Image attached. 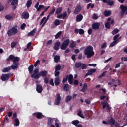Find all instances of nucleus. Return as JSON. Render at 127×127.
Here are the masks:
<instances>
[{
  "label": "nucleus",
  "mask_w": 127,
  "mask_h": 127,
  "mask_svg": "<svg viewBox=\"0 0 127 127\" xmlns=\"http://www.w3.org/2000/svg\"><path fill=\"white\" fill-rule=\"evenodd\" d=\"M61 11H62V8H59L57 9L55 13H56V14H59V13H60V12H61Z\"/></svg>",
  "instance_id": "obj_47"
},
{
  "label": "nucleus",
  "mask_w": 127,
  "mask_h": 127,
  "mask_svg": "<svg viewBox=\"0 0 127 127\" xmlns=\"http://www.w3.org/2000/svg\"><path fill=\"white\" fill-rule=\"evenodd\" d=\"M100 23H94L92 25V28L94 30H98L100 28Z\"/></svg>",
  "instance_id": "obj_14"
},
{
  "label": "nucleus",
  "mask_w": 127,
  "mask_h": 127,
  "mask_svg": "<svg viewBox=\"0 0 127 127\" xmlns=\"http://www.w3.org/2000/svg\"><path fill=\"white\" fill-rule=\"evenodd\" d=\"M59 74H60V72L57 70H55V76L56 77H58L59 76Z\"/></svg>",
  "instance_id": "obj_58"
},
{
  "label": "nucleus",
  "mask_w": 127,
  "mask_h": 127,
  "mask_svg": "<svg viewBox=\"0 0 127 127\" xmlns=\"http://www.w3.org/2000/svg\"><path fill=\"white\" fill-rule=\"evenodd\" d=\"M39 63H40V61L39 60H37V61L34 64V67H37Z\"/></svg>",
  "instance_id": "obj_53"
},
{
  "label": "nucleus",
  "mask_w": 127,
  "mask_h": 127,
  "mask_svg": "<svg viewBox=\"0 0 127 127\" xmlns=\"http://www.w3.org/2000/svg\"><path fill=\"white\" fill-rule=\"evenodd\" d=\"M59 60H60V56L56 55L54 57V62L55 63H58V62H59Z\"/></svg>",
  "instance_id": "obj_26"
},
{
  "label": "nucleus",
  "mask_w": 127,
  "mask_h": 127,
  "mask_svg": "<svg viewBox=\"0 0 127 127\" xmlns=\"http://www.w3.org/2000/svg\"><path fill=\"white\" fill-rule=\"evenodd\" d=\"M52 44V40H49L46 43V45H51Z\"/></svg>",
  "instance_id": "obj_57"
},
{
  "label": "nucleus",
  "mask_w": 127,
  "mask_h": 127,
  "mask_svg": "<svg viewBox=\"0 0 127 127\" xmlns=\"http://www.w3.org/2000/svg\"><path fill=\"white\" fill-rule=\"evenodd\" d=\"M122 61H127V57H122L121 58Z\"/></svg>",
  "instance_id": "obj_64"
},
{
  "label": "nucleus",
  "mask_w": 127,
  "mask_h": 127,
  "mask_svg": "<svg viewBox=\"0 0 127 127\" xmlns=\"http://www.w3.org/2000/svg\"><path fill=\"white\" fill-rule=\"evenodd\" d=\"M85 55L87 56V58H91L95 55L94 48L92 46H88L84 50Z\"/></svg>",
  "instance_id": "obj_2"
},
{
  "label": "nucleus",
  "mask_w": 127,
  "mask_h": 127,
  "mask_svg": "<svg viewBox=\"0 0 127 127\" xmlns=\"http://www.w3.org/2000/svg\"><path fill=\"white\" fill-rule=\"evenodd\" d=\"M65 17H67V12H64L63 14V19H65Z\"/></svg>",
  "instance_id": "obj_61"
},
{
  "label": "nucleus",
  "mask_w": 127,
  "mask_h": 127,
  "mask_svg": "<svg viewBox=\"0 0 127 127\" xmlns=\"http://www.w3.org/2000/svg\"><path fill=\"white\" fill-rule=\"evenodd\" d=\"M120 9H121L120 15L123 17L124 15H127V6H125L124 5H121L120 6Z\"/></svg>",
  "instance_id": "obj_4"
},
{
  "label": "nucleus",
  "mask_w": 127,
  "mask_h": 127,
  "mask_svg": "<svg viewBox=\"0 0 127 127\" xmlns=\"http://www.w3.org/2000/svg\"><path fill=\"white\" fill-rule=\"evenodd\" d=\"M70 48H74V47H76V43L75 42H72L70 43L69 46Z\"/></svg>",
  "instance_id": "obj_48"
},
{
  "label": "nucleus",
  "mask_w": 127,
  "mask_h": 127,
  "mask_svg": "<svg viewBox=\"0 0 127 127\" xmlns=\"http://www.w3.org/2000/svg\"><path fill=\"white\" fill-rule=\"evenodd\" d=\"M61 33H62V32H61V31L58 32L55 36V39H58V38L60 37V36L61 35Z\"/></svg>",
  "instance_id": "obj_40"
},
{
  "label": "nucleus",
  "mask_w": 127,
  "mask_h": 127,
  "mask_svg": "<svg viewBox=\"0 0 127 127\" xmlns=\"http://www.w3.org/2000/svg\"><path fill=\"white\" fill-rule=\"evenodd\" d=\"M61 70V66L60 64H58L57 66H55V71H60Z\"/></svg>",
  "instance_id": "obj_43"
},
{
  "label": "nucleus",
  "mask_w": 127,
  "mask_h": 127,
  "mask_svg": "<svg viewBox=\"0 0 127 127\" xmlns=\"http://www.w3.org/2000/svg\"><path fill=\"white\" fill-rule=\"evenodd\" d=\"M96 71H97L96 69H91L88 70V74H89V75H92L93 73H95Z\"/></svg>",
  "instance_id": "obj_35"
},
{
  "label": "nucleus",
  "mask_w": 127,
  "mask_h": 127,
  "mask_svg": "<svg viewBox=\"0 0 127 127\" xmlns=\"http://www.w3.org/2000/svg\"><path fill=\"white\" fill-rule=\"evenodd\" d=\"M45 6L43 5H39V2H38L35 5V8H36L37 11H39L40 9L45 8Z\"/></svg>",
  "instance_id": "obj_13"
},
{
  "label": "nucleus",
  "mask_w": 127,
  "mask_h": 127,
  "mask_svg": "<svg viewBox=\"0 0 127 127\" xmlns=\"http://www.w3.org/2000/svg\"><path fill=\"white\" fill-rule=\"evenodd\" d=\"M13 10H15L18 5V0H13L11 3Z\"/></svg>",
  "instance_id": "obj_9"
},
{
  "label": "nucleus",
  "mask_w": 127,
  "mask_h": 127,
  "mask_svg": "<svg viewBox=\"0 0 127 127\" xmlns=\"http://www.w3.org/2000/svg\"><path fill=\"white\" fill-rule=\"evenodd\" d=\"M55 125L56 127H60L59 125V120L57 119L55 120Z\"/></svg>",
  "instance_id": "obj_45"
},
{
  "label": "nucleus",
  "mask_w": 127,
  "mask_h": 127,
  "mask_svg": "<svg viewBox=\"0 0 127 127\" xmlns=\"http://www.w3.org/2000/svg\"><path fill=\"white\" fill-rule=\"evenodd\" d=\"M31 4H32V1L31 0H28L26 3L27 8H29L31 6Z\"/></svg>",
  "instance_id": "obj_36"
},
{
  "label": "nucleus",
  "mask_w": 127,
  "mask_h": 127,
  "mask_svg": "<svg viewBox=\"0 0 127 127\" xmlns=\"http://www.w3.org/2000/svg\"><path fill=\"white\" fill-rule=\"evenodd\" d=\"M69 43H70V39H67L65 40L61 45V49L62 50H66L67 47H68L69 45Z\"/></svg>",
  "instance_id": "obj_5"
},
{
  "label": "nucleus",
  "mask_w": 127,
  "mask_h": 127,
  "mask_svg": "<svg viewBox=\"0 0 127 127\" xmlns=\"http://www.w3.org/2000/svg\"><path fill=\"white\" fill-rule=\"evenodd\" d=\"M75 68H81L82 67V63L81 62H76L75 64Z\"/></svg>",
  "instance_id": "obj_30"
},
{
  "label": "nucleus",
  "mask_w": 127,
  "mask_h": 127,
  "mask_svg": "<svg viewBox=\"0 0 127 127\" xmlns=\"http://www.w3.org/2000/svg\"><path fill=\"white\" fill-rule=\"evenodd\" d=\"M111 14H112V11L111 10H109V11L105 10L104 13L105 16H106V17L110 16V15H111Z\"/></svg>",
  "instance_id": "obj_27"
},
{
  "label": "nucleus",
  "mask_w": 127,
  "mask_h": 127,
  "mask_svg": "<svg viewBox=\"0 0 127 127\" xmlns=\"http://www.w3.org/2000/svg\"><path fill=\"white\" fill-rule=\"evenodd\" d=\"M5 18H6V19H11L12 18V16L10 15H7L5 16Z\"/></svg>",
  "instance_id": "obj_59"
},
{
  "label": "nucleus",
  "mask_w": 127,
  "mask_h": 127,
  "mask_svg": "<svg viewBox=\"0 0 127 127\" xmlns=\"http://www.w3.org/2000/svg\"><path fill=\"white\" fill-rule=\"evenodd\" d=\"M81 10H82V8L80 5H78L76 6L73 12L75 14H79L81 12Z\"/></svg>",
  "instance_id": "obj_12"
},
{
  "label": "nucleus",
  "mask_w": 127,
  "mask_h": 127,
  "mask_svg": "<svg viewBox=\"0 0 127 127\" xmlns=\"http://www.w3.org/2000/svg\"><path fill=\"white\" fill-rule=\"evenodd\" d=\"M105 27H106V28H107V29H109V28H111V23L109 22H107L105 24Z\"/></svg>",
  "instance_id": "obj_41"
},
{
  "label": "nucleus",
  "mask_w": 127,
  "mask_h": 127,
  "mask_svg": "<svg viewBox=\"0 0 127 127\" xmlns=\"http://www.w3.org/2000/svg\"><path fill=\"white\" fill-rule=\"evenodd\" d=\"M111 0H103V2L107 3L108 5H110V6H112V5H114V1H111Z\"/></svg>",
  "instance_id": "obj_21"
},
{
  "label": "nucleus",
  "mask_w": 127,
  "mask_h": 127,
  "mask_svg": "<svg viewBox=\"0 0 127 127\" xmlns=\"http://www.w3.org/2000/svg\"><path fill=\"white\" fill-rule=\"evenodd\" d=\"M77 115L79 117H80V118H82V119H85V117L84 116V115L82 113V110H79V111H78Z\"/></svg>",
  "instance_id": "obj_31"
},
{
  "label": "nucleus",
  "mask_w": 127,
  "mask_h": 127,
  "mask_svg": "<svg viewBox=\"0 0 127 127\" xmlns=\"http://www.w3.org/2000/svg\"><path fill=\"white\" fill-rule=\"evenodd\" d=\"M47 124L49 126V127H50V126H52V118L50 117L48 118Z\"/></svg>",
  "instance_id": "obj_34"
},
{
  "label": "nucleus",
  "mask_w": 127,
  "mask_h": 127,
  "mask_svg": "<svg viewBox=\"0 0 127 127\" xmlns=\"http://www.w3.org/2000/svg\"><path fill=\"white\" fill-rule=\"evenodd\" d=\"M36 91L39 94H41L42 93V91H43V87H42V85L41 84H36Z\"/></svg>",
  "instance_id": "obj_10"
},
{
  "label": "nucleus",
  "mask_w": 127,
  "mask_h": 127,
  "mask_svg": "<svg viewBox=\"0 0 127 127\" xmlns=\"http://www.w3.org/2000/svg\"><path fill=\"white\" fill-rule=\"evenodd\" d=\"M115 122L116 120H115L113 117H111V118L108 121V123L109 125H110V126H114Z\"/></svg>",
  "instance_id": "obj_20"
},
{
  "label": "nucleus",
  "mask_w": 127,
  "mask_h": 127,
  "mask_svg": "<svg viewBox=\"0 0 127 127\" xmlns=\"http://www.w3.org/2000/svg\"><path fill=\"white\" fill-rule=\"evenodd\" d=\"M25 27H26V24H25V23H23V24L21 25V26H20V28H21V29H22V30H23V29H24L25 28Z\"/></svg>",
  "instance_id": "obj_54"
},
{
  "label": "nucleus",
  "mask_w": 127,
  "mask_h": 127,
  "mask_svg": "<svg viewBox=\"0 0 127 127\" xmlns=\"http://www.w3.org/2000/svg\"><path fill=\"white\" fill-rule=\"evenodd\" d=\"M83 18H84L83 15L79 14L76 16V20L77 22H80V21H82V20H83Z\"/></svg>",
  "instance_id": "obj_18"
},
{
  "label": "nucleus",
  "mask_w": 127,
  "mask_h": 127,
  "mask_svg": "<svg viewBox=\"0 0 127 127\" xmlns=\"http://www.w3.org/2000/svg\"><path fill=\"white\" fill-rule=\"evenodd\" d=\"M79 123L80 122L78 120H74L72 121V125H74L75 127H83V125L79 124Z\"/></svg>",
  "instance_id": "obj_15"
},
{
  "label": "nucleus",
  "mask_w": 127,
  "mask_h": 127,
  "mask_svg": "<svg viewBox=\"0 0 127 127\" xmlns=\"http://www.w3.org/2000/svg\"><path fill=\"white\" fill-rule=\"evenodd\" d=\"M48 72L47 71H41L40 73H39V78H40V76L41 77H46V76L48 74Z\"/></svg>",
  "instance_id": "obj_23"
},
{
  "label": "nucleus",
  "mask_w": 127,
  "mask_h": 127,
  "mask_svg": "<svg viewBox=\"0 0 127 127\" xmlns=\"http://www.w3.org/2000/svg\"><path fill=\"white\" fill-rule=\"evenodd\" d=\"M91 7V8H93L95 7V5L94 4H92V3H89L87 5V9H89Z\"/></svg>",
  "instance_id": "obj_42"
},
{
  "label": "nucleus",
  "mask_w": 127,
  "mask_h": 127,
  "mask_svg": "<svg viewBox=\"0 0 127 127\" xmlns=\"http://www.w3.org/2000/svg\"><path fill=\"white\" fill-rule=\"evenodd\" d=\"M54 12H55V7H53L52 10L50 11L49 14L50 15H52V14H54Z\"/></svg>",
  "instance_id": "obj_51"
},
{
  "label": "nucleus",
  "mask_w": 127,
  "mask_h": 127,
  "mask_svg": "<svg viewBox=\"0 0 127 127\" xmlns=\"http://www.w3.org/2000/svg\"><path fill=\"white\" fill-rule=\"evenodd\" d=\"M18 33L17 26L16 25L9 29L7 32V34L8 36H11V35H15V34H17Z\"/></svg>",
  "instance_id": "obj_3"
},
{
  "label": "nucleus",
  "mask_w": 127,
  "mask_h": 127,
  "mask_svg": "<svg viewBox=\"0 0 127 127\" xmlns=\"http://www.w3.org/2000/svg\"><path fill=\"white\" fill-rule=\"evenodd\" d=\"M54 24L55 26H58L60 24V20L59 19H56L54 21Z\"/></svg>",
  "instance_id": "obj_32"
},
{
  "label": "nucleus",
  "mask_w": 127,
  "mask_h": 127,
  "mask_svg": "<svg viewBox=\"0 0 127 127\" xmlns=\"http://www.w3.org/2000/svg\"><path fill=\"white\" fill-rule=\"evenodd\" d=\"M120 36V34H117V35H115L113 37V40L114 41H116V42H118V40H119V39H118V38Z\"/></svg>",
  "instance_id": "obj_37"
},
{
  "label": "nucleus",
  "mask_w": 127,
  "mask_h": 127,
  "mask_svg": "<svg viewBox=\"0 0 127 127\" xmlns=\"http://www.w3.org/2000/svg\"><path fill=\"white\" fill-rule=\"evenodd\" d=\"M36 116H37V118L38 119H42V117H43V115H42V113L39 112V113H37Z\"/></svg>",
  "instance_id": "obj_38"
},
{
  "label": "nucleus",
  "mask_w": 127,
  "mask_h": 127,
  "mask_svg": "<svg viewBox=\"0 0 127 127\" xmlns=\"http://www.w3.org/2000/svg\"><path fill=\"white\" fill-rule=\"evenodd\" d=\"M119 31V29H118V28L114 29L112 32V35H115V34H117V33H118Z\"/></svg>",
  "instance_id": "obj_39"
},
{
  "label": "nucleus",
  "mask_w": 127,
  "mask_h": 127,
  "mask_svg": "<svg viewBox=\"0 0 127 127\" xmlns=\"http://www.w3.org/2000/svg\"><path fill=\"white\" fill-rule=\"evenodd\" d=\"M107 47V43H104L101 46V49H103V48H106Z\"/></svg>",
  "instance_id": "obj_60"
},
{
  "label": "nucleus",
  "mask_w": 127,
  "mask_h": 127,
  "mask_svg": "<svg viewBox=\"0 0 127 127\" xmlns=\"http://www.w3.org/2000/svg\"><path fill=\"white\" fill-rule=\"evenodd\" d=\"M88 90V84L84 83L82 88L80 90V92H86V90Z\"/></svg>",
  "instance_id": "obj_22"
},
{
  "label": "nucleus",
  "mask_w": 127,
  "mask_h": 127,
  "mask_svg": "<svg viewBox=\"0 0 127 127\" xmlns=\"http://www.w3.org/2000/svg\"><path fill=\"white\" fill-rule=\"evenodd\" d=\"M33 65H31L30 66H29L28 67V71H29V74H32V73L33 72Z\"/></svg>",
  "instance_id": "obj_28"
},
{
  "label": "nucleus",
  "mask_w": 127,
  "mask_h": 127,
  "mask_svg": "<svg viewBox=\"0 0 127 127\" xmlns=\"http://www.w3.org/2000/svg\"><path fill=\"white\" fill-rule=\"evenodd\" d=\"M60 42L57 41L55 43L54 47V49L56 51H58V50H59V47L60 46Z\"/></svg>",
  "instance_id": "obj_17"
},
{
  "label": "nucleus",
  "mask_w": 127,
  "mask_h": 127,
  "mask_svg": "<svg viewBox=\"0 0 127 127\" xmlns=\"http://www.w3.org/2000/svg\"><path fill=\"white\" fill-rule=\"evenodd\" d=\"M115 44H117V41H113V42L110 43V44L109 45V47H113L115 46Z\"/></svg>",
  "instance_id": "obj_49"
},
{
  "label": "nucleus",
  "mask_w": 127,
  "mask_h": 127,
  "mask_svg": "<svg viewBox=\"0 0 127 127\" xmlns=\"http://www.w3.org/2000/svg\"><path fill=\"white\" fill-rule=\"evenodd\" d=\"M101 105H102V109L104 110L106 108V107L107 108V111H111L112 109V107L110 106V105L108 104V102L107 101H102L101 102Z\"/></svg>",
  "instance_id": "obj_8"
},
{
  "label": "nucleus",
  "mask_w": 127,
  "mask_h": 127,
  "mask_svg": "<svg viewBox=\"0 0 127 127\" xmlns=\"http://www.w3.org/2000/svg\"><path fill=\"white\" fill-rule=\"evenodd\" d=\"M82 67L81 69L82 70H86V69H87V67H88V65L86 64H82V65H81Z\"/></svg>",
  "instance_id": "obj_46"
},
{
  "label": "nucleus",
  "mask_w": 127,
  "mask_h": 127,
  "mask_svg": "<svg viewBox=\"0 0 127 127\" xmlns=\"http://www.w3.org/2000/svg\"><path fill=\"white\" fill-rule=\"evenodd\" d=\"M39 69L38 68H36L34 70V73L31 75V78H34V79H39Z\"/></svg>",
  "instance_id": "obj_7"
},
{
  "label": "nucleus",
  "mask_w": 127,
  "mask_h": 127,
  "mask_svg": "<svg viewBox=\"0 0 127 127\" xmlns=\"http://www.w3.org/2000/svg\"><path fill=\"white\" fill-rule=\"evenodd\" d=\"M45 84H48V78L45 77L44 79Z\"/></svg>",
  "instance_id": "obj_63"
},
{
  "label": "nucleus",
  "mask_w": 127,
  "mask_h": 127,
  "mask_svg": "<svg viewBox=\"0 0 127 127\" xmlns=\"http://www.w3.org/2000/svg\"><path fill=\"white\" fill-rule=\"evenodd\" d=\"M72 100V96L67 95L65 99V103H69Z\"/></svg>",
  "instance_id": "obj_29"
},
{
  "label": "nucleus",
  "mask_w": 127,
  "mask_h": 127,
  "mask_svg": "<svg viewBox=\"0 0 127 127\" xmlns=\"http://www.w3.org/2000/svg\"><path fill=\"white\" fill-rule=\"evenodd\" d=\"M66 78H67V80H73L74 79V77H73V75L72 74H69L68 76L67 75L66 76Z\"/></svg>",
  "instance_id": "obj_50"
},
{
  "label": "nucleus",
  "mask_w": 127,
  "mask_h": 127,
  "mask_svg": "<svg viewBox=\"0 0 127 127\" xmlns=\"http://www.w3.org/2000/svg\"><path fill=\"white\" fill-rule=\"evenodd\" d=\"M64 90L65 91V92H68L69 91V84H65L64 87Z\"/></svg>",
  "instance_id": "obj_33"
},
{
  "label": "nucleus",
  "mask_w": 127,
  "mask_h": 127,
  "mask_svg": "<svg viewBox=\"0 0 127 127\" xmlns=\"http://www.w3.org/2000/svg\"><path fill=\"white\" fill-rule=\"evenodd\" d=\"M49 84L53 87L54 86V82H53V79L51 78L49 81Z\"/></svg>",
  "instance_id": "obj_55"
},
{
  "label": "nucleus",
  "mask_w": 127,
  "mask_h": 127,
  "mask_svg": "<svg viewBox=\"0 0 127 127\" xmlns=\"http://www.w3.org/2000/svg\"><path fill=\"white\" fill-rule=\"evenodd\" d=\"M60 78L59 77H56L55 78V85L56 86H59L60 85Z\"/></svg>",
  "instance_id": "obj_24"
},
{
  "label": "nucleus",
  "mask_w": 127,
  "mask_h": 127,
  "mask_svg": "<svg viewBox=\"0 0 127 127\" xmlns=\"http://www.w3.org/2000/svg\"><path fill=\"white\" fill-rule=\"evenodd\" d=\"M57 98L55 101V105L58 106L60 104V101H61V96H60V94L58 93L56 94Z\"/></svg>",
  "instance_id": "obj_11"
},
{
  "label": "nucleus",
  "mask_w": 127,
  "mask_h": 127,
  "mask_svg": "<svg viewBox=\"0 0 127 127\" xmlns=\"http://www.w3.org/2000/svg\"><path fill=\"white\" fill-rule=\"evenodd\" d=\"M16 44H17V43L16 42H13L11 44V48H14L15 46H16Z\"/></svg>",
  "instance_id": "obj_52"
},
{
  "label": "nucleus",
  "mask_w": 127,
  "mask_h": 127,
  "mask_svg": "<svg viewBox=\"0 0 127 127\" xmlns=\"http://www.w3.org/2000/svg\"><path fill=\"white\" fill-rule=\"evenodd\" d=\"M19 57H15L14 55H10L9 57L6 59L7 62H10L13 61L12 65L11 66L8 67H5L2 70L3 73H7L10 71V70H16L19 66Z\"/></svg>",
  "instance_id": "obj_1"
},
{
  "label": "nucleus",
  "mask_w": 127,
  "mask_h": 127,
  "mask_svg": "<svg viewBox=\"0 0 127 127\" xmlns=\"http://www.w3.org/2000/svg\"><path fill=\"white\" fill-rule=\"evenodd\" d=\"M79 33L81 35L84 34V29H80L79 30Z\"/></svg>",
  "instance_id": "obj_62"
},
{
  "label": "nucleus",
  "mask_w": 127,
  "mask_h": 127,
  "mask_svg": "<svg viewBox=\"0 0 127 127\" xmlns=\"http://www.w3.org/2000/svg\"><path fill=\"white\" fill-rule=\"evenodd\" d=\"M93 19H94L95 20L98 19L99 18V17H98V15H97L96 14H94L93 16L92 17Z\"/></svg>",
  "instance_id": "obj_56"
},
{
  "label": "nucleus",
  "mask_w": 127,
  "mask_h": 127,
  "mask_svg": "<svg viewBox=\"0 0 127 127\" xmlns=\"http://www.w3.org/2000/svg\"><path fill=\"white\" fill-rule=\"evenodd\" d=\"M14 122L15 123V125L16 126V127H18V126H19V119H18V118H16L14 120Z\"/></svg>",
  "instance_id": "obj_44"
},
{
  "label": "nucleus",
  "mask_w": 127,
  "mask_h": 127,
  "mask_svg": "<svg viewBox=\"0 0 127 127\" xmlns=\"http://www.w3.org/2000/svg\"><path fill=\"white\" fill-rule=\"evenodd\" d=\"M22 17L24 19H28L29 18V13L28 12H23L22 14Z\"/></svg>",
  "instance_id": "obj_16"
},
{
  "label": "nucleus",
  "mask_w": 127,
  "mask_h": 127,
  "mask_svg": "<svg viewBox=\"0 0 127 127\" xmlns=\"http://www.w3.org/2000/svg\"><path fill=\"white\" fill-rule=\"evenodd\" d=\"M12 76V74L10 73H6L3 74L1 76V80L3 82H6V81H8L10 79V77Z\"/></svg>",
  "instance_id": "obj_6"
},
{
  "label": "nucleus",
  "mask_w": 127,
  "mask_h": 127,
  "mask_svg": "<svg viewBox=\"0 0 127 127\" xmlns=\"http://www.w3.org/2000/svg\"><path fill=\"white\" fill-rule=\"evenodd\" d=\"M51 15H50L49 14L47 15V17H44L40 23V25H41V24H42V23H43V22H44V21L46 20V21H48V19H49V17H50Z\"/></svg>",
  "instance_id": "obj_19"
},
{
  "label": "nucleus",
  "mask_w": 127,
  "mask_h": 127,
  "mask_svg": "<svg viewBox=\"0 0 127 127\" xmlns=\"http://www.w3.org/2000/svg\"><path fill=\"white\" fill-rule=\"evenodd\" d=\"M36 32V28H34L27 34V36H33Z\"/></svg>",
  "instance_id": "obj_25"
}]
</instances>
